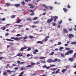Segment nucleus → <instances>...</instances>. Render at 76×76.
<instances>
[{"instance_id":"obj_1","label":"nucleus","mask_w":76,"mask_h":76,"mask_svg":"<svg viewBox=\"0 0 76 76\" xmlns=\"http://www.w3.org/2000/svg\"><path fill=\"white\" fill-rule=\"evenodd\" d=\"M73 53V51L72 50H70L69 51H68L65 54H64V56H66L67 55H69V54H71Z\"/></svg>"},{"instance_id":"obj_2","label":"nucleus","mask_w":76,"mask_h":76,"mask_svg":"<svg viewBox=\"0 0 76 76\" xmlns=\"http://www.w3.org/2000/svg\"><path fill=\"white\" fill-rule=\"evenodd\" d=\"M53 20V19L51 18L50 19H48L47 20V22L48 23H50L51 22H52Z\"/></svg>"},{"instance_id":"obj_3","label":"nucleus","mask_w":76,"mask_h":76,"mask_svg":"<svg viewBox=\"0 0 76 76\" xmlns=\"http://www.w3.org/2000/svg\"><path fill=\"white\" fill-rule=\"evenodd\" d=\"M16 7H19L20 6V5L19 4H17L14 5Z\"/></svg>"},{"instance_id":"obj_4","label":"nucleus","mask_w":76,"mask_h":76,"mask_svg":"<svg viewBox=\"0 0 76 76\" xmlns=\"http://www.w3.org/2000/svg\"><path fill=\"white\" fill-rule=\"evenodd\" d=\"M20 22H21V20H20V18H19L17 21L15 22V23H20Z\"/></svg>"},{"instance_id":"obj_5","label":"nucleus","mask_w":76,"mask_h":76,"mask_svg":"<svg viewBox=\"0 0 76 76\" xmlns=\"http://www.w3.org/2000/svg\"><path fill=\"white\" fill-rule=\"evenodd\" d=\"M69 58L68 59V60H69V61H71V62H72L74 61V58Z\"/></svg>"},{"instance_id":"obj_6","label":"nucleus","mask_w":76,"mask_h":76,"mask_svg":"<svg viewBox=\"0 0 76 76\" xmlns=\"http://www.w3.org/2000/svg\"><path fill=\"white\" fill-rule=\"evenodd\" d=\"M48 38H49V36H48L47 37H45V39H44V40H45V42H46V41H48Z\"/></svg>"},{"instance_id":"obj_7","label":"nucleus","mask_w":76,"mask_h":76,"mask_svg":"<svg viewBox=\"0 0 76 76\" xmlns=\"http://www.w3.org/2000/svg\"><path fill=\"white\" fill-rule=\"evenodd\" d=\"M54 21L56 22L57 21V19H58V16H55L54 17Z\"/></svg>"},{"instance_id":"obj_8","label":"nucleus","mask_w":76,"mask_h":76,"mask_svg":"<svg viewBox=\"0 0 76 76\" xmlns=\"http://www.w3.org/2000/svg\"><path fill=\"white\" fill-rule=\"evenodd\" d=\"M74 37V35L72 34H69L68 36V37L69 38H71L72 37Z\"/></svg>"},{"instance_id":"obj_9","label":"nucleus","mask_w":76,"mask_h":76,"mask_svg":"<svg viewBox=\"0 0 76 76\" xmlns=\"http://www.w3.org/2000/svg\"><path fill=\"white\" fill-rule=\"evenodd\" d=\"M64 31L65 34L68 33V31L66 28L64 29Z\"/></svg>"},{"instance_id":"obj_10","label":"nucleus","mask_w":76,"mask_h":76,"mask_svg":"<svg viewBox=\"0 0 76 76\" xmlns=\"http://www.w3.org/2000/svg\"><path fill=\"white\" fill-rule=\"evenodd\" d=\"M16 56H19V57H22V54L19 53Z\"/></svg>"},{"instance_id":"obj_11","label":"nucleus","mask_w":76,"mask_h":76,"mask_svg":"<svg viewBox=\"0 0 76 76\" xmlns=\"http://www.w3.org/2000/svg\"><path fill=\"white\" fill-rule=\"evenodd\" d=\"M47 62H48V63H51V62H53V60L51 59H49L48 60Z\"/></svg>"},{"instance_id":"obj_12","label":"nucleus","mask_w":76,"mask_h":76,"mask_svg":"<svg viewBox=\"0 0 76 76\" xmlns=\"http://www.w3.org/2000/svg\"><path fill=\"white\" fill-rule=\"evenodd\" d=\"M26 48H27L26 47L22 48L20 49V50L23 51V50H25V49H26Z\"/></svg>"},{"instance_id":"obj_13","label":"nucleus","mask_w":76,"mask_h":76,"mask_svg":"<svg viewBox=\"0 0 76 76\" xmlns=\"http://www.w3.org/2000/svg\"><path fill=\"white\" fill-rule=\"evenodd\" d=\"M5 4L7 6H11V4L10 3H6Z\"/></svg>"},{"instance_id":"obj_14","label":"nucleus","mask_w":76,"mask_h":76,"mask_svg":"<svg viewBox=\"0 0 76 76\" xmlns=\"http://www.w3.org/2000/svg\"><path fill=\"white\" fill-rule=\"evenodd\" d=\"M63 10H64L65 13H66L67 12L68 10L67 9H66V8H64L63 9Z\"/></svg>"},{"instance_id":"obj_15","label":"nucleus","mask_w":76,"mask_h":76,"mask_svg":"<svg viewBox=\"0 0 76 76\" xmlns=\"http://www.w3.org/2000/svg\"><path fill=\"white\" fill-rule=\"evenodd\" d=\"M6 28H7V27H6V26H3L2 27V30H3V31H4V30H5Z\"/></svg>"},{"instance_id":"obj_16","label":"nucleus","mask_w":76,"mask_h":76,"mask_svg":"<svg viewBox=\"0 0 76 76\" xmlns=\"http://www.w3.org/2000/svg\"><path fill=\"white\" fill-rule=\"evenodd\" d=\"M3 75L4 76H7V72H3Z\"/></svg>"},{"instance_id":"obj_17","label":"nucleus","mask_w":76,"mask_h":76,"mask_svg":"<svg viewBox=\"0 0 76 76\" xmlns=\"http://www.w3.org/2000/svg\"><path fill=\"white\" fill-rule=\"evenodd\" d=\"M37 44H43V42H41V41H39L37 42Z\"/></svg>"},{"instance_id":"obj_18","label":"nucleus","mask_w":76,"mask_h":76,"mask_svg":"<svg viewBox=\"0 0 76 76\" xmlns=\"http://www.w3.org/2000/svg\"><path fill=\"white\" fill-rule=\"evenodd\" d=\"M66 70H67V69H63L62 70V73H64V72H66Z\"/></svg>"},{"instance_id":"obj_19","label":"nucleus","mask_w":76,"mask_h":76,"mask_svg":"<svg viewBox=\"0 0 76 76\" xmlns=\"http://www.w3.org/2000/svg\"><path fill=\"white\" fill-rule=\"evenodd\" d=\"M25 69H26V67H25L24 68H23V67H21L20 68L21 70H25Z\"/></svg>"},{"instance_id":"obj_20","label":"nucleus","mask_w":76,"mask_h":76,"mask_svg":"<svg viewBox=\"0 0 76 76\" xmlns=\"http://www.w3.org/2000/svg\"><path fill=\"white\" fill-rule=\"evenodd\" d=\"M32 66H31V65H28L26 67H30L31 68L32 67Z\"/></svg>"},{"instance_id":"obj_21","label":"nucleus","mask_w":76,"mask_h":76,"mask_svg":"<svg viewBox=\"0 0 76 76\" xmlns=\"http://www.w3.org/2000/svg\"><path fill=\"white\" fill-rule=\"evenodd\" d=\"M27 20H29V21H30V22H31V21H32V19H31V18H27Z\"/></svg>"},{"instance_id":"obj_22","label":"nucleus","mask_w":76,"mask_h":76,"mask_svg":"<svg viewBox=\"0 0 76 76\" xmlns=\"http://www.w3.org/2000/svg\"><path fill=\"white\" fill-rule=\"evenodd\" d=\"M71 44H76V42H73L71 43Z\"/></svg>"},{"instance_id":"obj_23","label":"nucleus","mask_w":76,"mask_h":76,"mask_svg":"<svg viewBox=\"0 0 76 76\" xmlns=\"http://www.w3.org/2000/svg\"><path fill=\"white\" fill-rule=\"evenodd\" d=\"M21 4L22 5H25V3L24 1H23L21 2Z\"/></svg>"},{"instance_id":"obj_24","label":"nucleus","mask_w":76,"mask_h":76,"mask_svg":"<svg viewBox=\"0 0 76 76\" xmlns=\"http://www.w3.org/2000/svg\"><path fill=\"white\" fill-rule=\"evenodd\" d=\"M7 41H13V40H12L11 39H7Z\"/></svg>"},{"instance_id":"obj_25","label":"nucleus","mask_w":76,"mask_h":76,"mask_svg":"<svg viewBox=\"0 0 76 76\" xmlns=\"http://www.w3.org/2000/svg\"><path fill=\"white\" fill-rule=\"evenodd\" d=\"M28 37L30 38H34V37L32 36L29 35V36Z\"/></svg>"},{"instance_id":"obj_26","label":"nucleus","mask_w":76,"mask_h":76,"mask_svg":"<svg viewBox=\"0 0 76 76\" xmlns=\"http://www.w3.org/2000/svg\"><path fill=\"white\" fill-rule=\"evenodd\" d=\"M7 72H8V73H11V72H12V71H10L9 70H7Z\"/></svg>"},{"instance_id":"obj_27","label":"nucleus","mask_w":76,"mask_h":76,"mask_svg":"<svg viewBox=\"0 0 76 76\" xmlns=\"http://www.w3.org/2000/svg\"><path fill=\"white\" fill-rule=\"evenodd\" d=\"M57 70V68H53L51 69V70H53V71H55V70Z\"/></svg>"},{"instance_id":"obj_28","label":"nucleus","mask_w":76,"mask_h":76,"mask_svg":"<svg viewBox=\"0 0 76 76\" xmlns=\"http://www.w3.org/2000/svg\"><path fill=\"white\" fill-rule=\"evenodd\" d=\"M56 61H57V59L56 58L55 60L53 61V62H56Z\"/></svg>"},{"instance_id":"obj_29","label":"nucleus","mask_w":76,"mask_h":76,"mask_svg":"<svg viewBox=\"0 0 76 76\" xmlns=\"http://www.w3.org/2000/svg\"><path fill=\"white\" fill-rule=\"evenodd\" d=\"M38 19V17H36L34 18L33 19V20H37Z\"/></svg>"},{"instance_id":"obj_30","label":"nucleus","mask_w":76,"mask_h":76,"mask_svg":"<svg viewBox=\"0 0 76 76\" xmlns=\"http://www.w3.org/2000/svg\"><path fill=\"white\" fill-rule=\"evenodd\" d=\"M68 30L69 31H73V28H69Z\"/></svg>"},{"instance_id":"obj_31","label":"nucleus","mask_w":76,"mask_h":76,"mask_svg":"<svg viewBox=\"0 0 76 76\" xmlns=\"http://www.w3.org/2000/svg\"><path fill=\"white\" fill-rule=\"evenodd\" d=\"M19 38L18 37H15L14 39L15 41H17V40H18L19 39Z\"/></svg>"},{"instance_id":"obj_32","label":"nucleus","mask_w":76,"mask_h":76,"mask_svg":"<svg viewBox=\"0 0 76 76\" xmlns=\"http://www.w3.org/2000/svg\"><path fill=\"white\" fill-rule=\"evenodd\" d=\"M59 71H60V69H58L56 72V73H58V72H59Z\"/></svg>"},{"instance_id":"obj_33","label":"nucleus","mask_w":76,"mask_h":76,"mask_svg":"<svg viewBox=\"0 0 76 76\" xmlns=\"http://www.w3.org/2000/svg\"><path fill=\"white\" fill-rule=\"evenodd\" d=\"M49 7L50 8V10H53V7L51 6H50Z\"/></svg>"},{"instance_id":"obj_34","label":"nucleus","mask_w":76,"mask_h":76,"mask_svg":"<svg viewBox=\"0 0 76 76\" xmlns=\"http://www.w3.org/2000/svg\"><path fill=\"white\" fill-rule=\"evenodd\" d=\"M61 56L62 57H64V55L63 53H61Z\"/></svg>"},{"instance_id":"obj_35","label":"nucleus","mask_w":76,"mask_h":76,"mask_svg":"<svg viewBox=\"0 0 76 76\" xmlns=\"http://www.w3.org/2000/svg\"><path fill=\"white\" fill-rule=\"evenodd\" d=\"M15 15H12L11 17V18H15Z\"/></svg>"},{"instance_id":"obj_36","label":"nucleus","mask_w":76,"mask_h":76,"mask_svg":"<svg viewBox=\"0 0 76 76\" xmlns=\"http://www.w3.org/2000/svg\"><path fill=\"white\" fill-rule=\"evenodd\" d=\"M34 23L35 24H38V21H35L34 22Z\"/></svg>"},{"instance_id":"obj_37","label":"nucleus","mask_w":76,"mask_h":76,"mask_svg":"<svg viewBox=\"0 0 76 76\" xmlns=\"http://www.w3.org/2000/svg\"><path fill=\"white\" fill-rule=\"evenodd\" d=\"M31 50V49L30 48H29L28 49H27V51H30Z\"/></svg>"},{"instance_id":"obj_38","label":"nucleus","mask_w":76,"mask_h":76,"mask_svg":"<svg viewBox=\"0 0 76 76\" xmlns=\"http://www.w3.org/2000/svg\"><path fill=\"white\" fill-rule=\"evenodd\" d=\"M15 26H19V27H22V26L21 25H15Z\"/></svg>"},{"instance_id":"obj_39","label":"nucleus","mask_w":76,"mask_h":76,"mask_svg":"<svg viewBox=\"0 0 76 76\" xmlns=\"http://www.w3.org/2000/svg\"><path fill=\"white\" fill-rule=\"evenodd\" d=\"M67 7H68V8H69V9H70V6L69 5V4H68V5H67Z\"/></svg>"},{"instance_id":"obj_40","label":"nucleus","mask_w":76,"mask_h":76,"mask_svg":"<svg viewBox=\"0 0 76 76\" xmlns=\"http://www.w3.org/2000/svg\"><path fill=\"white\" fill-rule=\"evenodd\" d=\"M54 52H52L50 53V55L51 56L53 55V54H54Z\"/></svg>"},{"instance_id":"obj_41","label":"nucleus","mask_w":76,"mask_h":76,"mask_svg":"<svg viewBox=\"0 0 76 76\" xmlns=\"http://www.w3.org/2000/svg\"><path fill=\"white\" fill-rule=\"evenodd\" d=\"M61 42H60L58 43V45H61Z\"/></svg>"},{"instance_id":"obj_42","label":"nucleus","mask_w":76,"mask_h":76,"mask_svg":"<svg viewBox=\"0 0 76 76\" xmlns=\"http://www.w3.org/2000/svg\"><path fill=\"white\" fill-rule=\"evenodd\" d=\"M9 33H7L6 34H5V36H6V37H7V36L9 35Z\"/></svg>"},{"instance_id":"obj_43","label":"nucleus","mask_w":76,"mask_h":76,"mask_svg":"<svg viewBox=\"0 0 76 76\" xmlns=\"http://www.w3.org/2000/svg\"><path fill=\"white\" fill-rule=\"evenodd\" d=\"M76 55V53H74V55L72 57V58H73V57H75V56Z\"/></svg>"},{"instance_id":"obj_44","label":"nucleus","mask_w":76,"mask_h":76,"mask_svg":"<svg viewBox=\"0 0 76 76\" xmlns=\"http://www.w3.org/2000/svg\"><path fill=\"white\" fill-rule=\"evenodd\" d=\"M56 23H53V26H56Z\"/></svg>"},{"instance_id":"obj_45","label":"nucleus","mask_w":76,"mask_h":76,"mask_svg":"<svg viewBox=\"0 0 76 76\" xmlns=\"http://www.w3.org/2000/svg\"><path fill=\"white\" fill-rule=\"evenodd\" d=\"M35 15V13H34L30 14V15H31V16H33V15Z\"/></svg>"},{"instance_id":"obj_46","label":"nucleus","mask_w":76,"mask_h":76,"mask_svg":"<svg viewBox=\"0 0 76 76\" xmlns=\"http://www.w3.org/2000/svg\"><path fill=\"white\" fill-rule=\"evenodd\" d=\"M65 50H70V48H65Z\"/></svg>"},{"instance_id":"obj_47","label":"nucleus","mask_w":76,"mask_h":76,"mask_svg":"<svg viewBox=\"0 0 76 76\" xmlns=\"http://www.w3.org/2000/svg\"><path fill=\"white\" fill-rule=\"evenodd\" d=\"M28 38V37L27 36H25L23 38L24 39H27Z\"/></svg>"},{"instance_id":"obj_48","label":"nucleus","mask_w":76,"mask_h":76,"mask_svg":"<svg viewBox=\"0 0 76 76\" xmlns=\"http://www.w3.org/2000/svg\"><path fill=\"white\" fill-rule=\"evenodd\" d=\"M31 0H25L26 2H28V1H31Z\"/></svg>"},{"instance_id":"obj_49","label":"nucleus","mask_w":76,"mask_h":76,"mask_svg":"<svg viewBox=\"0 0 76 76\" xmlns=\"http://www.w3.org/2000/svg\"><path fill=\"white\" fill-rule=\"evenodd\" d=\"M4 58L3 57H0V60H1L2 59H3V58Z\"/></svg>"},{"instance_id":"obj_50","label":"nucleus","mask_w":76,"mask_h":76,"mask_svg":"<svg viewBox=\"0 0 76 76\" xmlns=\"http://www.w3.org/2000/svg\"><path fill=\"white\" fill-rule=\"evenodd\" d=\"M24 63H25L24 62H22L20 63V64H24Z\"/></svg>"},{"instance_id":"obj_51","label":"nucleus","mask_w":76,"mask_h":76,"mask_svg":"<svg viewBox=\"0 0 76 76\" xmlns=\"http://www.w3.org/2000/svg\"><path fill=\"white\" fill-rule=\"evenodd\" d=\"M43 58H44V57H41L39 58V59H43Z\"/></svg>"},{"instance_id":"obj_52","label":"nucleus","mask_w":76,"mask_h":76,"mask_svg":"<svg viewBox=\"0 0 76 76\" xmlns=\"http://www.w3.org/2000/svg\"><path fill=\"white\" fill-rule=\"evenodd\" d=\"M62 20H61L59 22V24H61V23H62Z\"/></svg>"},{"instance_id":"obj_53","label":"nucleus","mask_w":76,"mask_h":76,"mask_svg":"<svg viewBox=\"0 0 76 76\" xmlns=\"http://www.w3.org/2000/svg\"><path fill=\"white\" fill-rule=\"evenodd\" d=\"M60 50H62V49H64V48L62 47H60L59 48Z\"/></svg>"},{"instance_id":"obj_54","label":"nucleus","mask_w":76,"mask_h":76,"mask_svg":"<svg viewBox=\"0 0 76 76\" xmlns=\"http://www.w3.org/2000/svg\"><path fill=\"white\" fill-rule=\"evenodd\" d=\"M34 51H35L36 53H37V52H38V50L36 49V50H34Z\"/></svg>"},{"instance_id":"obj_55","label":"nucleus","mask_w":76,"mask_h":76,"mask_svg":"<svg viewBox=\"0 0 76 76\" xmlns=\"http://www.w3.org/2000/svg\"><path fill=\"white\" fill-rule=\"evenodd\" d=\"M55 66V65H52L50 66V67H54Z\"/></svg>"},{"instance_id":"obj_56","label":"nucleus","mask_w":76,"mask_h":76,"mask_svg":"<svg viewBox=\"0 0 76 76\" xmlns=\"http://www.w3.org/2000/svg\"><path fill=\"white\" fill-rule=\"evenodd\" d=\"M9 64H7L6 66L7 67H9Z\"/></svg>"},{"instance_id":"obj_57","label":"nucleus","mask_w":76,"mask_h":76,"mask_svg":"<svg viewBox=\"0 0 76 76\" xmlns=\"http://www.w3.org/2000/svg\"><path fill=\"white\" fill-rule=\"evenodd\" d=\"M20 35L19 34H17L16 36V37H19V36H20Z\"/></svg>"},{"instance_id":"obj_58","label":"nucleus","mask_w":76,"mask_h":76,"mask_svg":"<svg viewBox=\"0 0 76 76\" xmlns=\"http://www.w3.org/2000/svg\"><path fill=\"white\" fill-rule=\"evenodd\" d=\"M14 69L15 70H18V67H16L14 68Z\"/></svg>"},{"instance_id":"obj_59","label":"nucleus","mask_w":76,"mask_h":76,"mask_svg":"<svg viewBox=\"0 0 76 76\" xmlns=\"http://www.w3.org/2000/svg\"><path fill=\"white\" fill-rule=\"evenodd\" d=\"M35 64V63H32V64H31V66H32V65H34Z\"/></svg>"},{"instance_id":"obj_60","label":"nucleus","mask_w":76,"mask_h":76,"mask_svg":"<svg viewBox=\"0 0 76 76\" xmlns=\"http://www.w3.org/2000/svg\"><path fill=\"white\" fill-rule=\"evenodd\" d=\"M2 20L3 21H4V20H6V19L3 18L2 19Z\"/></svg>"},{"instance_id":"obj_61","label":"nucleus","mask_w":76,"mask_h":76,"mask_svg":"<svg viewBox=\"0 0 76 76\" xmlns=\"http://www.w3.org/2000/svg\"><path fill=\"white\" fill-rule=\"evenodd\" d=\"M31 27L32 28H35V26L34 25H33L31 26Z\"/></svg>"},{"instance_id":"obj_62","label":"nucleus","mask_w":76,"mask_h":76,"mask_svg":"<svg viewBox=\"0 0 76 76\" xmlns=\"http://www.w3.org/2000/svg\"><path fill=\"white\" fill-rule=\"evenodd\" d=\"M68 20H69V21H72V19H71V18H69L68 19Z\"/></svg>"},{"instance_id":"obj_63","label":"nucleus","mask_w":76,"mask_h":76,"mask_svg":"<svg viewBox=\"0 0 76 76\" xmlns=\"http://www.w3.org/2000/svg\"><path fill=\"white\" fill-rule=\"evenodd\" d=\"M73 67H74V68H76V65L73 66Z\"/></svg>"},{"instance_id":"obj_64","label":"nucleus","mask_w":76,"mask_h":76,"mask_svg":"<svg viewBox=\"0 0 76 76\" xmlns=\"http://www.w3.org/2000/svg\"><path fill=\"white\" fill-rule=\"evenodd\" d=\"M42 76H47V75H42Z\"/></svg>"}]
</instances>
